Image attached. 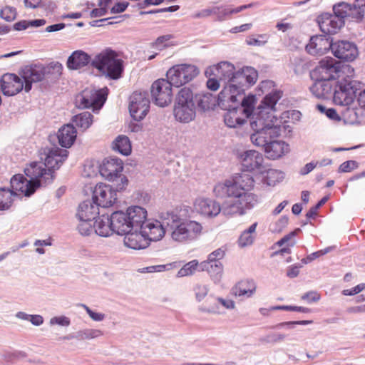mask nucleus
<instances>
[{"label":"nucleus","instance_id":"obj_1","mask_svg":"<svg viewBox=\"0 0 365 365\" xmlns=\"http://www.w3.org/2000/svg\"><path fill=\"white\" fill-rule=\"evenodd\" d=\"M255 187L253 178L247 173L235 175L231 179L217 183L214 187L215 195L220 198L232 199L220 205L210 199L196 200L195 207L202 215L215 217L220 211L226 216L243 215L247 210L255 207L259 202V197L252 192Z\"/></svg>","mask_w":365,"mask_h":365},{"label":"nucleus","instance_id":"obj_2","mask_svg":"<svg viewBox=\"0 0 365 365\" xmlns=\"http://www.w3.org/2000/svg\"><path fill=\"white\" fill-rule=\"evenodd\" d=\"M163 218L164 223L173 229L171 237L176 242L192 241L202 233V226L200 223L194 220L181 221L173 212H167Z\"/></svg>","mask_w":365,"mask_h":365},{"label":"nucleus","instance_id":"obj_3","mask_svg":"<svg viewBox=\"0 0 365 365\" xmlns=\"http://www.w3.org/2000/svg\"><path fill=\"white\" fill-rule=\"evenodd\" d=\"M267 114L264 110L257 112L254 114L250 122L251 128L255 131L250 139L257 146H264L278 138L281 133L280 126L274 124L273 118H265Z\"/></svg>","mask_w":365,"mask_h":365},{"label":"nucleus","instance_id":"obj_4","mask_svg":"<svg viewBox=\"0 0 365 365\" xmlns=\"http://www.w3.org/2000/svg\"><path fill=\"white\" fill-rule=\"evenodd\" d=\"M314 75L319 83H315L312 90L318 86H322L320 82L329 81L337 78L339 80L344 76H354V69L347 64L341 63L331 57L322 58L314 70Z\"/></svg>","mask_w":365,"mask_h":365},{"label":"nucleus","instance_id":"obj_5","mask_svg":"<svg viewBox=\"0 0 365 365\" xmlns=\"http://www.w3.org/2000/svg\"><path fill=\"white\" fill-rule=\"evenodd\" d=\"M258 77L257 71L252 67H245L235 75V83H228L220 92L218 100L220 103H235L241 95L242 87L246 84L252 85Z\"/></svg>","mask_w":365,"mask_h":365},{"label":"nucleus","instance_id":"obj_6","mask_svg":"<svg viewBox=\"0 0 365 365\" xmlns=\"http://www.w3.org/2000/svg\"><path fill=\"white\" fill-rule=\"evenodd\" d=\"M91 65L106 77L116 80L121 77L123 72V61L119 54L106 48L96 56Z\"/></svg>","mask_w":365,"mask_h":365},{"label":"nucleus","instance_id":"obj_7","mask_svg":"<svg viewBox=\"0 0 365 365\" xmlns=\"http://www.w3.org/2000/svg\"><path fill=\"white\" fill-rule=\"evenodd\" d=\"M353 78L354 76H344L336 81L333 96L335 104L349 106L354 102L359 90V83Z\"/></svg>","mask_w":365,"mask_h":365},{"label":"nucleus","instance_id":"obj_8","mask_svg":"<svg viewBox=\"0 0 365 365\" xmlns=\"http://www.w3.org/2000/svg\"><path fill=\"white\" fill-rule=\"evenodd\" d=\"M199 73L200 70L197 66L191 63H181L170 68L166 76L173 86L180 87L192 81Z\"/></svg>","mask_w":365,"mask_h":365},{"label":"nucleus","instance_id":"obj_9","mask_svg":"<svg viewBox=\"0 0 365 365\" xmlns=\"http://www.w3.org/2000/svg\"><path fill=\"white\" fill-rule=\"evenodd\" d=\"M107 95V88L100 90L86 88L76 96V104L82 108H91L93 110H98L103 106Z\"/></svg>","mask_w":365,"mask_h":365},{"label":"nucleus","instance_id":"obj_10","mask_svg":"<svg viewBox=\"0 0 365 365\" xmlns=\"http://www.w3.org/2000/svg\"><path fill=\"white\" fill-rule=\"evenodd\" d=\"M173 86L168 78H160L155 81L150 88L152 99L155 104L160 107L168 106L173 100Z\"/></svg>","mask_w":365,"mask_h":365},{"label":"nucleus","instance_id":"obj_11","mask_svg":"<svg viewBox=\"0 0 365 365\" xmlns=\"http://www.w3.org/2000/svg\"><path fill=\"white\" fill-rule=\"evenodd\" d=\"M334 9L341 17H349L356 23L365 22V0H354L351 4L340 2Z\"/></svg>","mask_w":365,"mask_h":365},{"label":"nucleus","instance_id":"obj_12","mask_svg":"<svg viewBox=\"0 0 365 365\" xmlns=\"http://www.w3.org/2000/svg\"><path fill=\"white\" fill-rule=\"evenodd\" d=\"M93 199L98 207H110L117 202L118 197L116 191L110 185L100 182L94 187Z\"/></svg>","mask_w":365,"mask_h":365},{"label":"nucleus","instance_id":"obj_13","mask_svg":"<svg viewBox=\"0 0 365 365\" xmlns=\"http://www.w3.org/2000/svg\"><path fill=\"white\" fill-rule=\"evenodd\" d=\"M150 108V100L145 93L134 92L130 96L129 110L135 120H143L148 114Z\"/></svg>","mask_w":365,"mask_h":365},{"label":"nucleus","instance_id":"obj_14","mask_svg":"<svg viewBox=\"0 0 365 365\" xmlns=\"http://www.w3.org/2000/svg\"><path fill=\"white\" fill-rule=\"evenodd\" d=\"M334 14H323L318 17V24L325 34H336L344 24V19L334 9Z\"/></svg>","mask_w":365,"mask_h":365},{"label":"nucleus","instance_id":"obj_15","mask_svg":"<svg viewBox=\"0 0 365 365\" xmlns=\"http://www.w3.org/2000/svg\"><path fill=\"white\" fill-rule=\"evenodd\" d=\"M24 81V91L29 92L31 90L32 83H37L46 78L44 66L41 64L26 66L21 72Z\"/></svg>","mask_w":365,"mask_h":365},{"label":"nucleus","instance_id":"obj_16","mask_svg":"<svg viewBox=\"0 0 365 365\" xmlns=\"http://www.w3.org/2000/svg\"><path fill=\"white\" fill-rule=\"evenodd\" d=\"M24 81L14 73H5L0 79V87L4 95L13 96L24 89Z\"/></svg>","mask_w":365,"mask_h":365},{"label":"nucleus","instance_id":"obj_17","mask_svg":"<svg viewBox=\"0 0 365 365\" xmlns=\"http://www.w3.org/2000/svg\"><path fill=\"white\" fill-rule=\"evenodd\" d=\"M25 174L32 181L39 180L40 185L48 184L53 181V172L48 170L43 163L34 162L25 168Z\"/></svg>","mask_w":365,"mask_h":365},{"label":"nucleus","instance_id":"obj_18","mask_svg":"<svg viewBox=\"0 0 365 365\" xmlns=\"http://www.w3.org/2000/svg\"><path fill=\"white\" fill-rule=\"evenodd\" d=\"M331 49L335 57L346 61H352L358 56L356 46L349 41H341L331 43Z\"/></svg>","mask_w":365,"mask_h":365},{"label":"nucleus","instance_id":"obj_19","mask_svg":"<svg viewBox=\"0 0 365 365\" xmlns=\"http://www.w3.org/2000/svg\"><path fill=\"white\" fill-rule=\"evenodd\" d=\"M123 170V163L118 158H106L99 166V173L109 181H114Z\"/></svg>","mask_w":365,"mask_h":365},{"label":"nucleus","instance_id":"obj_20","mask_svg":"<svg viewBox=\"0 0 365 365\" xmlns=\"http://www.w3.org/2000/svg\"><path fill=\"white\" fill-rule=\"evenodd\" d=\"M11 186L14 191L30 196L40 187V181L27 180L23 175L17 174L11 179Z\"/></svg>","mask_w":365,"mask_h":365},{"label":"nucleus","instance_id":"obj_21","mask_svg":"<svg viewBox=\"0 0 365 365\" xmlns=\"http://www.w3.org/2000/svg\"><path fill=\"white\" fill-rule=\"evenodd\" d=\"M240 160L244 170L254 171L261 169L264 158L260 153L256 150H248L240 155Z\"/></svg>","mask_w":365,"mask_h":365},{"label":"nucleus","instance_id":"obj_22","mask_svg":"<svg viewBox=\"0 0 365 365\" xmlns=\"http://www.w3.org/2000/svg\"><path fill=\"white\" fill-rule=\"evenodd\" d=\"M266 156L269 159H279L289 152V145L283 140L274 139L262 146Z\"/></svg>","mask_w":365,"mask_h":365},{"label":"nucleus","instance_id":"obj_23","mask_svg":"<svg viewBox=\"0 0 365 365\" xmlns=\"http://www.w3.org/2000/svg\"><path fill=\"white\" fill-rule=\"evenodd\" d=\"M249 108L240 109L235 108L230 109L224 116L225 123L230 128H237L243 125L249 118Z\"/></svg>","mask_w":365,"mask_h":365},{"label":"nucleus","instance_id":"obj_24","mask_svg":"<svg viewBox=\"0 0 365 365\" xmlns=\"http://www.w3.org/2000/svg\"><path fill=\"white\" fill-rule=\"evenodd\" d=\"M68 152L66 150L55 148L51 150L47 155L45 163L48 170L53 173V170L58 169L68 157Z\"/></svg>","mask_w":365,"mask_h":365},{"label":"nucleus","instance_id":"obj_25","mask_svg":"<svg viewBox=\"0 0 365 365\" xmlns=\"http://www.w3.org/2000/svg\"><path fill=\"white\" fill-rule=\"evenodd\" d=\"M110 217L113 232H116L118 235H124L133 230L125 212L116 211Z\"/></svg>","mask_w":365,"mask_h":365},{"label":"nucleus","instance_id":"obj_26","mask_svg":"<svg viewBox=\"0 0 365 365\" xmlns=\"http://www.w3.org/2000/svg\"><path fill=\"white\" fill-rule=\"evenodd\" d=\"M141 230L147 241H158L163 238L165 233L161 222L158 220L146 222L141 227Z\"/></svg>","mask_w":365,"mask_h":365},{"label":"nucleus","instance_id":"obj_27","mask_svg":"<svg viewBox=\"0 0 365 365\" xmlns=\"http://www.w3.org/2000/svg\"><path fill=\"white\" fill-rule=\"evenodd\" d=\"M331 43L329 40L322 36H314L310 38L309 43L306 46L307 51L313 56L322 55L329 48H331Z\"/></svg>","mask_w":365,"mask_h":365},{"label":"nucleus","instance_id":"obj_28","mask_svg":"<svg viewBox=\"0 0 365 365\" xmlns=\"http://www.w3.org/2000/svg\"><path fill=\"white\" fill-rule=\"evenodd\" d=\"M211 71L214 75L220 81H225L228 79L229 83H235V67L234 66L228 62H221L214 66Z\"/></svg>","mask_w":365,"mask_h":365},{"label":"nucleus","instance_id":"obj_29","mask_svg":"<svg viewBox=\"0 0 365 365\" xmlns=\"http://www.w3.org/2000/svg\"><path fill=\"white\" fill-rule=\"evenodd\" d=\"M257 284L253 279H245L238 282L232 289L236 297H251L256 292Z\"/></svg>","mask_w":365,"mask_h":365},{"label":"nucleus","instance_id":"obj_30","mask_svg":"<svg viewBox=\"0 0 365 365\" xmlns=\"http://www.w3.org/2000/svg\"><path fill=\"white\" fill-rule=\"evenodd\" d=\"M282 93L280 91H274L266 95L258 108V112L264 110V112L267 113L265 118H274V116L271 114L270 112L275 110V106L277 101L282 98Z\"/></svg>","mask_w":365,"mask_h":365},{"label":"nucleus","instance_id":"obj_31","mask_svg":"<svg viewBox=\"0 0 365 365\" xmlns=\"http://www.w3.org/2000/svg\"><path fill=\"white\" fill-rule=\"evenodd\" d=\"M132 229L140 227L145 224L147 217V211L145 209L139 207L134 206L127 209L125 212Z\"/></svg>","mask_w":365,"mask_h":365},{"label":"nucleus","instance_id":"obj_32","mask_svg":"<svg viewBox=\"0 0 365 365\" xmlns=\"http://www.w3.org/2000/svg\"><path fill=\"white\" fill-rule=\"evenodd\" d=\"M223 264L221 262L204 260L200 263V271L207 272L212 279L216 283L221 280L223 274Z\"/></svg>","mask_w":365,"mask_h":365},{"label":"nucleus","instance_id":"obj_33","mask_svg":"<svg viewBox=\"0 0 365 365\" xmlns=\"http://www.w3.org/2000/svg\"><path fill=\"white\" fill-rule=\"evenodd\" d=\"M174 115L177 120L188 123L195 116V104H175Z\"/></svg>","mask_w":365,"mask_h":365},{"label":"nucleus","instance_id":"obj_34","mask_svg":"<svg viewBox=\"0 0 365 365\" xmlns=\"http://www.w3.org/2000/svg\"><path fill=\"white\" fill-rule=\"evenodd\" d=\"M123 242L126 247L133 250H140L147 247L148 242L142 232H128L125 234Z\"/></svg>","mask_w":365,"mask_h":365},{"label":"nucleus","instance_id":"obj_35","mask_svg":"<svg viewBox=\"0 0 365 365\" xmlns=\"http://www.w3.org/2000/svg\"><path fill=\"white\" fill-rule=\"evenodd\" d=\"M99 214V208L95 202L86 200L79 205L77 216L79 220H92Z\"/></svg>","mask_w":365,"mask_h":365},{"label":"nucleus","instance_id":"obj_36","mask_svg":"<svg viewBox=\"0 0 365 365\" xmlns=\"http://www.w3.org/2000/svg\"><path fill=\"white\" fill-rule=\"evenodd\" d=\"M76 130L71 124L63 125L58 130V139L59 144L64 148H70L76 138Z\"/></svg>","mask_w":365,"mask_h":365},{"label":"nucleus","instance_id":"obj_37","mask_svg":"<svg viewBox=\"0 0 365 365\" xmlns=\"http://www.w3.org/2000/svg\"><path fill=\"white\" fill-rule=\"evenodd\" d=\"M111 222V217L108 215H102L98 217L93 225L95 232L101 237L111 235L113 232Z\"/></svg>","mask_w":365,"mask_h":365},{"label":"nucleus","instance_id":"obj_38","mask_svg":"<svg viewBox=\"0 0 365 365\" xmlns=\"http://www.w3.org/2000/svg\"><path fill=\"white\" fill-rule=\"evenodd\" d=\"M91 61V57L83 51H76L68 57L67 66L70 69H79L86 65Z\"/></svg>","mask_w":365,"mask_h":365},{"label":"nucleus","instance_id":"obj_39","mask_svg":"<svg viewBox=\"0 0 365 365\" xmlns=\"http://www.w3.org/2000/svg\"><path fill=\"white\" fill-rule=\"evenodd\" d=\"M72 121L78 129L85 131L92 125L93 115L88 111H84L74 115Z\"/></svg>","mask_w":365,"mask_h":365},{"label":"nucleus","instance_id":"obj_40","mask_svg":"<svg viewBox=\"0 0 365 365\" xmlns=\"http://www.w3.org/2000/svg\"><path fill=\"white\" fill-rule=\"evenodd\" d=\"M113 148L123 155L131 153L132 147L129 138L125 135H119L113 142Z\"/></svg>","mask_w":365,"mask_h":365},{"label":"nucleus","instance_id":"obj_41","mask_svg":"<svg viewBox=\"0 0 365 365\" xmlns=\"http://www.w3.org/2000/svg\"><path fill=\"white\" fill-rule=\"evenodd\" d=\"M197 106L202 110L213 109L216 106V98L209 93L200 94L197 98Z\"/></svg>","mask_w":365,"mask_h":365},{"label":"nucleus","instance_id":"obj_42","mask_svg":"<svg viewBox=\"0 0 365 365\" xmlns=\"http://www.w3.org/2000/svg\"><path fill=\"white\" fill-rule=\"evenodd\" d=\"M63 71V66L58 62H52L44 66V72L47 78H57L61 76Z\"/></svg>","mask_w":365,"mask_h":365},{"label":"nucleus","instance_id":"obj_43","mask_svg":"<svg viewBox=\"0 0 365 365\" xmlns=\"http://www.w3.org/2000/svg\"><path fill=\"white\" fill-rule=\"evenodd\" d=\"M284 178L283 173L274 169H269L266 172L263 181L269 186H274L277 182Z\"/></svg>","mask_w":365,"mask_h":365},{"label":"nucleus","instance_id":"obj_44","mask_svg":"<svg viewBox=\"0 0 365 365\" xmlns=\"http://www.w3.org/2000/svg\"><path fill=\"white\" fill-rule=\"evenodd\" d=\"M196 270L200 271V263L194 259L186 263L178 272L177 276L183 277L193 274Z\"/></svg>","mask_w":365,"mask_h":365},{"label":"nucleus","instance_id":"obj_45","mask_svg":"<svg viewBox=\"0 0 365 365\" xmlns=\"http://www.w3.org/2000/svg\"><path fill=\"white\" fill-rule=\"evenodd\" d=\"M14 192L9 189H0V210L9 209L13 202Z\"/></svg>","mask_w":365,"mask_h":365},{"label":"nucleus","instance_id":"obj_46","mask_svg":"<svg viewBox=\"0 0 365 365\" xmlns=\"http://www.w3.org/2000/svg\"><path fill=\"white\" fill-rule=\"evenodd\" d=\"M175 104H195L192 91L186 87L181 88L177 96Z\"/></svg>","mask_w":365,"mask_h":365},{"label":"nucleus","instance_id":"obj_47","mask_svg":"<svg viewBox=\"0 0 365 365\" xmlns=\"http://www.w3.org/2000/svg\"><path fill=\"white\" fill-rule=\"evenodd\" d=\"M268 41V36L267 34H260L257 37L254 36H250L246 39L247 45L254 46H264Z\"/></svg>","mask_w":365,"mask_h":365},{"label":"nucleus","instance_id":"obj_48","mask_svg":"<svg viewBox=\"0 0 365 365\" xmlns=\"http://www.w3.org/2000/svg\"><path fill=\"white\" fill-rule=\"evenodd\" d=\"M16 11L11 6L4 7L0 12V16L6 21H12L16 18Z\"/></svg>","mask_w":365,"mask_h":365},{"label":"nucleus","instance_id":"obj_49","mask_svg":"<svg viewBox=\"0 0 365 365\" xmlns=\"http://www.w3.org/2000/svg\"><path fill=\"white\" fill-rule=\"evenodd\" d=\"M226 253V248L225 247H220L218 248L213 252H212L207 257V259L206 261H211V262H221L220 260L222 259Z\"/></svg>","mask_w":365,"mask_h":365},{"label":"nucleus","instance_id":"obj_50","mask_svg":"<svg viewBox=\"0 0 365 365\" xmlns=\"http://www.w3.org/2000/svg\"><path fill=\"white\" fill-rule=\"evenodd\" d=\"M255 240V235L247 232L245 230L241 234L239 240L238 245L241 247L251 245Z\"/></svg>","mask_w":365,"mask_h":365},{"label":"nucleus","instance_id":"obj_51","mask_svg":"<svg viewBox=\"0 0 365 365\" xmlns=\"http://www.w3.org/2000/svg\"><path fill=\"white\" fill-rule=\"evenodd\" d=\"M221 8L216 6L212 9H203L199 12L195 13L192 15L193 19L205 18L211 16L213 14H220Z\"/></svg>","mask_w":365,"mask_h":365},{"label":"nucleus","instance_id":"obj_52","mask_svg":"<svg viewBox=\"0 0 365 365\" xmlns=\"http://www.w3.org/2000/svg\"><path fill=\"white\" fill-rule=\"evenodd\" d=\"M317 108L319 111L325 113L329 118L333 120L339 121L341 120L340 116L334 108H326V107L322 105H317Z\"/></svg>","mask_w":365,"mask_h":365},{"label":"nucleus","instance_id":"obj_53","mask_svg":"<svg viewBox=\"0 0 365 365\" xmlns=\"http://www.w3.org/2000/svg\"><path fill=\"white\" fill-rule=\"evenodd\" d=\"M80 221L81 222L78 225V232L82 235H89L93 231L91 220H80Z\"/></svg>","mask_w":365,"mask_h":365},{"label":"nucleus","instance_id":"obj_54","mask_svg":"<svg viewBox=\"0 0 365 365\" xmlns=\"http://www.w3.org/2000/svg\"><path fill=\"white\" fill-rule=\"evenodd\" d=\"M343 118L344 120L349 123H355L358 121L356 111L354 108H351L348 106L343 113Z\"/></svg>","mask_w":365,"mask_h":365},{"label":"nucleus","instance_id":"obj_55","mask_svg":"<svg viewBox=\"0 0 365 365\" xmlns=\"http://www.w3.org/2000/svg\"><path fill=\"white\" fill-rule=\"evenodd\" d=\"M115 182V191H123L125 190L128 185V180L127 177L120 173L113 181Z\"/></svg>","mask_w":365,"mask_h":365},{"label":"nucleus","instance_id":"obj_56","mask_svg":"<svg viewBox=\"0 0 365 365\" xmlns=\"http://www.w3.org/2000/svg\"><path fill=\"white\" fill-rule=\"evenodd\" d=\"M253 6V4H246V5H242V6H238L235 9H230V8H223V7H220L221 9H220V14H222L223 16H228V15H232L233 14H237V13H239L246 9H248V8H250Z\"/></svg>","mask_w":365,"mask_h":365},{"label":"nucleus","instance_id":"obj_57","mask_svg":"<svg viewBox=\"0 0 365 365\" xmlns=\"http://www.w3.org/2000/svg\"><path fill=\"white\" fill-rule=\"evenodd\" d=\"M196 299L198 301L202 300L207 294L208 289L204 284H197L194 288Z\"/></svg>","mask_w":365,"mask_h":365},{"label":"nucleus","instance_id":"obj_58","mask_svg":"<svg viewBox=\"0 0 365 365\" xmlns=\"http://www.w3.org/2000/svg\"><path fill=\"white\" fill-rule=\"evenodd\" d=\"M357 163L354 160H347L341 163L339 168L340 173H349L356 168Z\"/></svg>","mask_w":365,"mask_h":365},{"label":"nucleus","instance_id":"obj_59","mask_svg":"<svg viewBox=\"0 0 365 365\" xmlns=\"http://www.w3.org/2000/svg\"><path fill=\"white\" fill-rule=\"evenodd\" d=\"M253 103H254V97H247L244 98L241 103V106L238 107L240 109H246L249 108V117L253 112Z\"/></svg>","mask_w":365,"mask_h":365},{"label":"nucleus","instance_id":"obj_60","mask_svg":"<svg viewBox=\"0 0 365 365\" xmlns=\"http://www.w3.org/2000/svg\"><path fill=\"white\" fill-rule=\"evenodd\" d=\"M329 251V248H327L324 250H319L315 252H313L310 255L307 256L306 258H303L301 261L303 264H307L309 262H311L314 259H315L317 257H319L320 256H322L325 254H327Z\"/></svg>","mask_w":365,"mask_h":365},{"label":"nucleus","instance_id":"obj_61","mask_svg":"<svg viewBox=\"0 0 365 365\" xmlns=\"http://www.w3.org/2000/svg\"><path fill=\"white\" fill-rule=\"evenodd\" d=\"M288 218L285 216L280 217L274 225L273 231L280 232L288 224Z\"/></svg>","mask_w":365,"mask_h":365},{"label":"nucleus","instance_id":"obj_62","mask_svg":"<svg viewBox=\"0 0 365 365\" xmlns=\"http://www.w3.org/2000/svg\"><path fill=\"white\" fill-rule=\"evenodd\" d=\"M302 299L306 300L309 303L315 302L320 299V294L315 291H311L303 294Z\"/></svg>","mask_w":365,"mask_h":365},{"label":"nucleus","instance_id":"obj_63","mask_svg":"<svg viewBox=\"0 0 365 365\" xmlns=\"http://www.w3.org/2000/svg\"><path fill=\"white\" fill-rule=\"evenodd\" d=\"M82 307L86 309V312L93 320L99 322L104 319L105 316L103 314L94 312L86 305L82 304Z\"/></svg>","mask_w":365,"mask_h":365},{"label":"nucleus","instance_id":"obj_64","mask_svg":"<svg viewBox=\"0 0 365 365\" xmlns=\"http://www.w3.org/2000/svg\"><path fill=\"white\" fill-rule=\"evenodd\" d=\"M128 2H119L115 4L111 9L110 12L112 14H118L123 12L128 7Z\"/></svg>","mask_w":365,"mask_h":365}]
</instances>
